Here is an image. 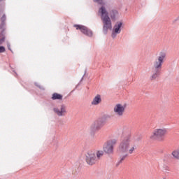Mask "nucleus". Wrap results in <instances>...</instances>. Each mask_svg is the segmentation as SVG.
Here are the masks:
<instances>
[{
	"label": "nucleus",
	"mask_w": 179,
	"mask_h": 179,
	"mask_svg": "<svg viewBox=\"0 0 179 179\" xmlns=\"http://www.w3.org/2000/svg\"><path fill=\"white\" fill-rule=\"evenodd\" d=\"M94 2H96V3L102 5V6L99 9V13L103 24V34H107V33H108V30H113V24L111 22V19L108 16V12H107L106 7H104L106 3H104L103 0H94Z\"/></svg>",
	"instance_id": "obj_1"
},
{
	"label": "nucleus",
	"mask_w": 179,
	"mask_h": 179,
	"mask_svg": "<svg viewBox=\"0 0 179 179\" xmlns=\"http://www.w3.org/2000/svg\"><path fill=\"white\" fill-rule=\"evenodd\" d=\"M166 59H167V51L164 50H161L158 53L154 62V69L162 71V68H163V64H164Z\"/></svg>",
	"instance_id": "obj_2"
},
{
	"label": "nucleus",
	"mask_w": 179,
	"mask_h": 179,
	"mask_svg": "<svg viewBox=\"0 0 179 179\" xmlns=\"http://www.w3.org/2000/svg\"><path fill=\"white\" fill-rule=\"evenodd\" d=\"M166 135H167V129H157L154 130L152 135L150 136V139H157V141H164Z\"/></svg>",
	"instance_id": "obj_3"
},
{
	"label": "nucleus",
	"mask_w": 179,
	"mask_h": 179,
	"mask_svg": "<svg viewBox=\"0 0 179 179\" xmlns=\"http://www.w3.org/2000/svg\"><path fill=\"white\" fill-rule=\"evenodd\" d=\"M131 140L132 136H131V134L127 135L122 140L119 146V150L122 152V153H125V152H128V149L129 148V145H131Z\"/></svg>",
	"instance_id": "obj_4"
},
{
	"label": "nucleus",
	"mask_w": 179,
	"mask_h": 179,
	"mask_svg": "<svg viewBox=\"0 0 179 179\" xmlns=\"http://www.w3.org/2000/svg\"><path fill=\"white\" fill-rule=\"evenodd\" d=\"M116 143H117L116 139H112L107 141L103 145V152L107 155H113L114 152V146H115Z\"/></svg>",
	"instance_id": "obj_5"
},
{
	"label": "nucleus",
	"mask_w": 179,
	"mask_h": 179,
	"mask_svg": "<svg viewBox=\"0 0 179 179\" xmlns=\"http://www.w3.org/2000/svg\"><path fill=\"white\" fill-rule=\"evenodd\" d=\"M53 111L57 117H65L66 115V113H68L66 110V106L64 104H61L58 107L54 108Z\"/></svg>",
	"instance_id": "obj_6"
},
{
	"label": "nucleus",
	"mask_w": 179,
	"mask_h": 179,
	"mask_svg": "<svg viewBox=\"0 0 179 179\" xmlns=\"http://www.w3.org/2000/svg\"><path fill=\"white\" fill-rule=\"evenodd\" d=\"M103 124H104V122H103V120L101 119L94 121L90 127V133L94 134L96 131H99V129L103 127Z\"/></svg>",
	"instance_id": "obj_7"
},
{
	"label": "nucleus",
	"mask_w": 179,
	"mask_h": 179,
	"mask_svg": "<svg viewBox=\"0 0 179 179\" xmlns=\"http://www.w3.org/2000/svg\"><path fill=\"white\" fill-rule=\"evenodd\" d=\"M122 22L121 21H117L115 25L113 26V28L112 29V34H111V37L112 38H115L118 34L121 33V29L122 27Z\"/></svg>",
	"instance_id": "obj_8"
},
{
	"label": "nucleus",
	"mask_w": 179,
	"mask_h": 179,
	"mask_svg": "<svg viewBox=\"0 0 179 179\" xmlns=\"http://www.w3.org/2000/svg\"><path fill=\"white\" fill-rule=\"evenodd\" d=\"M74 27L76 28V30H80L81 33H83V34H85V36H87L88 37L93 36V31L89 29L87 27L79 24H74Z\"/></svg>",
	"instance_id": "obj_9"
},
{
	"label": "nucleus",
	"mask_w": 179,
	"mask_h": 179,
	"mask_svg": "<svg viewBox=\"0 0 179 179\" xmlns=\"http://www.w3.org/2000/svg\"><path fill=\"white\" fill-rule=\"evenodd\" d=\"M113 111L117 117H122L125 113V106L117 103L114 106Z\"/></svg>",
	"instance_id": "obj_10"
},
{
	"label": "nucleus",
	"mask_w": 179,
	"mask_h": 179,
	"mask_svg": "<svg viewBox=\"0 0 179 179\" xmlns=\"http://www.w3.org/2000/svg\"><path fill=\"white\" fill-rule=\"evenodd\" d=\"M85 160L87 164L93 166V164L97 162V157H96V155L94 153L90 152L85 155Z\"/></svg>",
	"instance_id": "obj_11"
},
{
	"label": "nucleus",
	"mask_w": 179,
	"mask_h": 179,
	"mask_svg": "<svg viewBox=\"0 0 179 179\" xmlns=\"http://www.w3.org/2000/svg\"><path fill=\"white\" fill-rule=\"evenodd\" d=\"M101 103V95L96 94L91 101L92 106H99Z\"/></svg>",
	"instance_id": "obj_12"
},
{
	"label": "nucleus",
	"mask_w": 179,
	"mask_h": 179,
	"mask_svg": "<svg viewBox=\"0 0 179 179\" xmlns=\"http://www.w3.org/2000/svg\"><path fill=\"white\" fill-rule=\"evenodd\" d=\"M162 71L154 69L150 76V80H156L159 76H160Z\"/></svg>",
	"instance_id": "obj_13"
},
{
	"label": "nucleus",
	"mask_w": 179,
	"mask_h": 179,
	"mask_svg": "<svg viewBox=\"0 0 179 179\" xmlns=\"http://www.w3.org/2000/svg\"><path fill=\"white\" fill-rule=\"evenodd\" d=\"M171 155L173 159H176V160H179V148L172 151Z\"/></svg>",
	"instance_id": "obj_14"
},
{
	"label": "nucleus",
	"mask_w": 179,
	"mask_h": 179,
	"mask_svg": "<svg viewBox=\"0 0 179 179\" xmlns=\"http://www.w3.org/2000/svg\"><path fill=\"white\" fill-rule=\"evenodd\" d=\"M1 24H0V30H5V20H6V15L4 14L1 18Z\"/></svg>",
	"instance_id": "obj_15"
},
{
	"label": "nucleus",
	"mask_w": 179,
	"mask_h": 179,
	"mask_svg": "<svg viewBox=\"0 0 179 179\" xmlns=\"http://www.w3.org/2000/svg\"><path fill=\"white\" fill-rule=\"evenodd\" d=\"M52 100H62V95L58 93H54L52 95Z\"/></svg>",
	"instance_id": "obj_16"
},
{
	"label": "nucleus",
	"mask_w": 179,
	"mask_h": 179,
	"mask_svg": "<svg viewBox=\"0 0 179 179\" xmlns=\"http://www.w3.org/2000/svg\"><path fill=\"white\" fill-rule=\"evenodd\" d=\"M117 16H118V11H117V10H113L110 12V17H111V19L115 20Z\"/></svg>",
	"instance_id": "obj_17"
},
{
	"label": "nucleus",
	"mask_w": 179,
	"mask_h": 179,
	"mask_svg": "<svg viewBox=\"0 0 179 179\" xmlns=\"http://www.w3.org/2000/svg\"><path fill=\"white\" fill-rule=\"evenodd\" d=\"M5 42V35L3 34V30L0 34V43L2 44Z\"/></svg>",
	"instance_id": "obj_18"
},
{
	"label": "nucleus",
	"mask_w": 179,
	"mask_h": 179,
	"mask_svg": "<svg viewBox=\"0 0 179 179\" xmlns=\"http://www.w3.org/2000/svg\"><path fill=\"white\" fill-rule=\"evenodd\" d=\"M103 155H104V152L102 150H99L96 152V159L97 160H99V159H100L101 157V156H103Z\"/></svg>",
	"instance_id": "obj_19"
},
{
	"label": "nucleus",
	"mask_w": 179,
	"mask_h": 179,
	"mask_svg": "<svg viewBox=\"0 0 179 179\" xmlns=\"http://www.w3.org/2000/svg\"><path fill=\"white\" fill-rule=\"evenodd\" d=\"M135 149H136V146L133 145L130 148V149H129L127 150L129 155H132V153H134V152H135Z\"/></svg>",
	"instance_id": "obj_20"
},
{
	"label": "nucleus",
	"mask_w": 179,
	"mask_h": 179,
	"mask_svg": "<svg viewBox=\"0 0 179 179\" xmlns=\"http://www.w3.org/2000/svg\"><path fill=\"white\" fill-rule=\"evenodd\" d=\"M127 157H128V154L120 156V160L119 161V163H122L123 160H125Z\"/></svg>",
	"instance_id": "obj_21"
},
{
	"label": "nucleus",
	"mask_w": 179,
	"mask_h": 179,
	"mask_svg": "<svg viewBox=\"0 0 179 179\" xmlns=\"http://www.w3.org/2000/svg\"><path fill=\"white\" fill-rule=\"evenodd\" d=\"M5 47L3 46H0V53L5 52Z\"/></svg>",
	"instance_id": "obj_22"
},
{
	"label": "nucleus",
	"mask_w": 179,
	"mask_h": 179,
	"mask_svg": "<svg viewBox=\"0 0 179 179\" xmlns=\"http://www.w3.org/2000/svg\"><path fill=\"white\" fill-rule=\"evenodd\" d=\"M103 118H104L105 120H107V119H108V118H111V116H110V115H103Z\"/></svg>",
	"instance_id": "obj_23"
},
{
	"label": "nucleus",
	"mask_w": 179,
	"mask_h": 179,
	"mask_svg": "<svg viewBox=\"0 0 179 179\" xmlns=\"http://www.w3.org/2000/svg\"><path fill=\"white\" fill-rule=\"evenodd\" d=\"M36 86H37L38 87H39V89H41L42 90H44V87L37 85V83H35Z\"/></svg>",
	"instance_id": "obj_24"
},
{
	"label": "nucleus",
	"mask_w": 179,
	"mask_h": 179,
	"mask_svg": "<svg viewBox=\"0 0 179 179\" xmlns=\"http://www.w3.org/2000/svg\"><path fill=\"white\" fill-rule=\"evenodd\" d=\"M7 46H8V50H10V43H9L8 42H7Z\"/></svg>",
	"instance_id": "obj_25"
},
{
	"label": "nucleus",
	"mask_w": 179,
	"mask_h": 179,
	"mask_svg": "<svg viewBox=\"0 0 179 179\" xmlns=\"http://www.w3.org/2000/svg\"><path fill=\"white\" fill-rule=\"evenodd\" d=\"M178 20V19H176V20H174L173 21V23H175V22H177V20Z\"/></svg>",
	"instance_id": "obj_26"
},
{
	"label": "nucleus",
	"mask_w": 179,
	"mask_h": 179,
	"mask_svg": "<svg viewBox=\"0 0 179 179\" xmlns=\"http://www.w3.org/2000/svg\"><path fill=\"white\" fill-rule=\"evenodd\" d=\"M162 179H166V178H163Z\"/></svg>",
	"instance_id": "obj_27"
},
{
	"label": "nucleus",
	"mask_w": 179,
	"mask_h": 179,
	"mask_svg": "<svg viewBox=\"0 0 179 179\" xmlns=\"http://www.w3.org/2000/svg\"><path fill=\"white\" fill-rule=\"evenodd\" d=\"M1 1H2V0H0V2H1Z\"/></svg>",
	"instance_id": "obj_28"
},
{
	"label": "nucleus",
	"mask_w": 179,
	"mask_h": 179,
	"mask_svg": "<svg viewBox=\"0 0 179 179\" xmlns=\"http://www.w3.org/2000/svg\"><path fill=\"white\" fill-rule=\"evenodd\" d=\"M1 43H0V45H1Z\"/></svg>",
	"instance_id": "obj_29"
},
{
	"label": "nucleus",
	"mask_w": 179,
	"mask_h": 179,
	"mask_svg": "<svg viewBox=\"0 0 179 179\" xmlns=\"http://www.w3.org/2000/svg\"><path fill=\"white\" fill-rule=\"evenodd\" d=\"M1 43H0V45H1Z\"/></svg>",
	"instance_id": "obj_30"
}]
</instances>
